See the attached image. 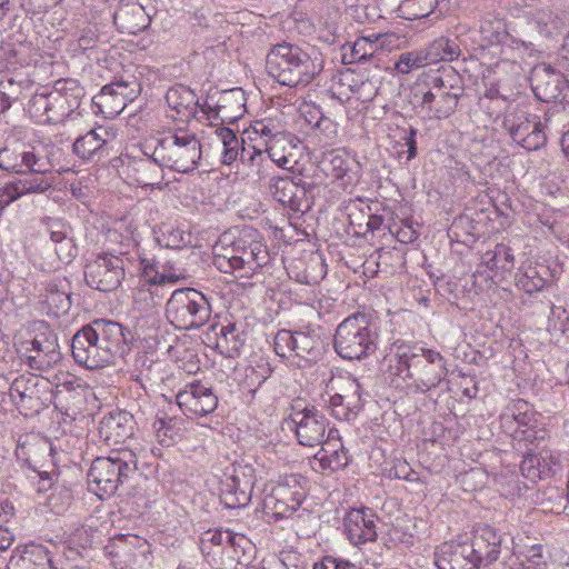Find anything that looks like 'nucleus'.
Instances as JSON below:
<instances>
[{
  "mask_svg": "<svg viewBox=\"0 0 569 569\" xmlns=\"http://www.w3.org/2000/svg\"><path fill=\"white\" fill-rule=\"evenodd\" d=\"M378 333L363 313L346 318L336 330L335 350L343 359L365 358L376 351Z\"/></svg>",
  "mask_w": 569,
  "mask_h": 569,
  "instance_id": "obj_7",
  "label": "nucleus"
},
{
  "mask_svg": "<svg viewBox=\"0 0 569 569\" xmlns=\"http://www.w3.org/2000/svg\"><path fill=\"white\" fill-rule=\"evenodd\" d=\"M100 436L112 450L124 452V448L120 447V445H123L126 440L119 433V429H100Z\"/></svg>",
  "mask_w": 569,
  "mask_h": 569,
  "instance_id": "obj_63",
  "label": "nucleus"
},
{
  "mask_svg": "<svg viewBox=\"0 0 569 569\" xmlns=\"http://www.w3.org/2000/svg\"><path fill=\"white\" fill-rule=\"evenodd\" d=\"M538 501L536 505L541 506L542 512H559L562 508L563 490L558 487H549L547 491L542 492L541 496H538Z\"/></svg>",
  "mask_w": 569,
  "mask_h": 569,
  "instance_id": "obj_51",
  "label": "nucleus"
},
{
  "mask_svg": "<svg viewBox=\"0 0 569 569\" xmlns=\"http://www.w3.org/2000/svg\"><path fill=\"white\" fill-rule=\"evenodd\" d=\"M320 346L319 337L311 331H295V356L310 359L316 356Z\"/></svg>",
  "mask_w": 569,
  "mask_h": 569,
  "instance_id": "obj_42",
  "label": "nucleus"
},
{
  "mask_svg": "<svg viewBox=\"0 0 569 569\" xmlns=\"http://www.w3.org/2000/svg\"><path fill=\"white\" fill-rule=\"evenodd\" d=\"M201 143L197 136L186 129L167 132L157 139L153 157L166 168L188 173L193 171L201 159Z\"/></svg>",
  "mask_w": 569,
  "mask_h": 569,
  "instance_id": "obj_5",
  "label": "nucleus"
},
{
  "mask_svg": "<svg viewBox=\"0 0 569 569\" xmlns=\"http://www.w3.org/2000/svg\"><path fill=\"white\" fill-rule=\"evenodd\" d=\"M566 72H569V68L557 60L536 61V78L539 81L536 86V99L543 102L562 100L567 87Z\"/></svg>",
  "mask_w": 569,
  "mask_h": 569,
  "instance_id": "obj_13",
  "label": "nucleus"
},
{
  "mask_svg": "<svg viewBox=\"0 0 569 569\" xmlns=\"http://www.w3.org/2000/svg\"><path fill=\"white\" fill-rule=\"evenodd\" d=\"M254 470L249 465L232 463L221 480L220 499L226 508L246 507L252 496Z\"/></svg>",
  "mask_w": 569,
  "mask_h": 569,
  "instance_id": "obj_11",
  "label": "nucleus"
},
{
  "mask_svg": "<svg viewBox=\"0 0 569 569\" xmlns=\"http://www.w3.org/2000/svg\"><path fill=\"white\" fill-rule=\"evenodd\" d=\"M248 543L244 536L231 532V541L223 543L218 551L221 556H213L209 562L221 569H233L234 563L240 562L241 555H244V545Z\"/></svg>",
  "mask_w": 569,
  "mask_h": 569,
  "instance_id": "obj_29",
  "label": "nucleus"
},
{
  "mask_svg": "<svg viewBox=\"0 0 569 569\" xmlns=\"http://www.w3.org/2000/svg\"><path fill=\"white\" fill-rule=\"evenodd\" d=\"M273 348L278 356L288 358L295 353V331L279 330L273 339Z\"/></svg>",
  "mask_w": 569,
  "mask_h": 569,
  "instance_id": "obj_53",
  "label": "nucleus"
},
{
  "mask_svg": "<svg viewBox=\"0 0 569 569\" xmlns=\"http://www.w3.org/2000/svg\"><path fill=\"white\" fill-rule=\"evenodd\" d=\"M330 167L335 178H343L349 170V161L342 154L332 153L330 158Z\"/></svg>",
  "mask_w": 569,
  "mask_h": 569,
  "instance_id": "obj_64",
  "label": "nucleus"
},
{
  "mask_svg": "<svg viewBox=\"0 0 569 569\" xmlns=\"http://www.w3.org/2000/svg\"><path fill=\"white\" fill-rule=\"evenodd\" d=\"M538 233L542 234L548 240L556 239L569 246L568 236L561 230L557 218L552 214H548L546 218L541 216L538 217V221H536V236Z\"/></svg>",
  "mask_w": 569,
  "mask_h": 569,
  "instance_id": "obj_43",
  "label": "nucleus"
},
{
  "mask_svg": "<svg viewBox=\"0 0 569 569\" xmlns=\"http://www.w3.org/2000/svg\"><path fill=\"white\" fill-rule=\"evenodd\" d=\"M217 143L221 146V161L231 164L239 157L243 139H239L236 132L227 127H219L214 130Z\"/></svg>",
  "mask_w": 569,
  "mask_h": 569,
  "instance_id": "obj_35",
  "label": "nucleus"
},
{
  "mask_svg": "<svg viewBox=\"0 0 569 569\" xmlns=\"http://www.w3.org/2000/svg\"><path fill=\"white\" fill-rule=\"evenodd\" d=\"M163 168L156 160L153 153L151 157L139 159L133 164L134 179L141 187H154L160 186L163 180Z\"/></svg>",
  "mask_w": 569,
  "mask_h": 569,
  "instance_id": "obj_30",
  "label": "nucleus"
},
{
  "mask_svg": "<svg viewBox=\"0 0 569 569\" xmlns=\"http://www.w3.org/2000/svg\"><path fill=\"white\" fill-rule=\"evenodd\" d=\"M430 59L433 63L438 61H452L461 53L459 44L448 38L436 39L429 47Z\"/></svg>",
  "mask_w": 569,
  "mask_h": 569,
  "instance_id": "obj_41",
  "label": "nucleus"
},
{
  "mask_svg": "<svg viewBox=\"0 0 569 569\" xmlns=\"http://www.w3.org/2000/svg\"><path fill=\"white\" fill-rule=\"evenodd\" d=\"M269 260L267 248L259 241L240 237L230 244L213 247V264L223 273L249 278Z\"/></svg>",
  "mask_w": 569,
  "mask_h": 569,
  "instance_id": "obj_4",
  "label": "nucleus"
},
{
  "mask_svg": "<svg viewBox=\"0 0 569 569\" xmlns=\"http://www.w3.org/2000/svg\"><path fill=\"white\" fill-rule=\"evenodd\" d=\"M71 351L74 360L88 369H98L111 362L113 353L98 340L91 339L86 330H79L72 339Z\"/></svg>",
  "mask_w": 569,
  "mask_h": 569,
  "instance_id": "obj_16",
  "label": "nucleus"
},
{
  "mask_svg": "<svg viewBox=\"0 0 569 569\" xmlns=\"http://www.w3.org/2000/svg\"><path fill=\"white\" fill-rule=\"evenodd\" d=\"M158 242L167 248H180L183 243L182 231L172 226H164L161 228Z\"/></svg>",
  "mask_w": 569,
  "mask_h": 569,
  "instance_id": "obj_56",
  "label": "nucleus"
},
{
  "mask_svg": "<svg viewBox=\"0 0 569 569\" xmlns=\"http://www.w3.org/2000/svg\"><path fill=\"white\" fill-rule=\"evenodd\" d=\"M308 480L301 475H287L271 486L262 498V506L276 519L288 518L296 512L307 497Z\"/></svg>",
  "mask_w": 569,
  "mask_h": 569,
  "instance_id": "obj_9",
  "label": "nucleus"
},
{
  "mask_svg": "<svg viewBox=\"0 0 569 569\" xmlns=\"http://www.w3.org/2000/svg\"><path fill=\"white\" fill-rule=\"evenodd\" d=\"M133 305L139 311H150L158 305L156 288L150 283H140L133 290Z\"/></svg>",
  "mask_w": 569,
  "mask_h": 569,
  "instance_id": "obj_47",
  "label": "nucleus"
},
{
  "mask_svg": "<svg viewBox=\"0 0 569 569\" xmlns=\"http://www.w3.org/2000/svg\"><path fill=\"white\" fill-rule=\"evenodd\" d=\"M315 459L319 462L323 471H337L343 469L348 465V457L345 449L327 455L323 452H317Z\"/></svg>",
  "mask_w": 569,
  "mask_h": 569,
  "instance_id": "obj_52",
  "label": "nucleus"
},
{
  "mask_svg": "<svg viewBox=\"0 0 569 569\" xmlns=\"http://www.w3.org/2000/svg\"><path fill=\"white\" fill-rule=\"evenodd\" d=\"M299 193L303 191L290 178L279 179L273 184L274 199L291 210H300Z\"/></svg>",
  "mask_w": 569,
  "mask_h": 569,
  "instance_id": "obj_39",
  "label": "nucleus"
},
{
  "mask_svg": "<svg viewBox=\"0 0 569 569\" xmlns=\"http://www.w3.org/2000/svg\"><path fill=\"white\" fill-rule=\"evenodd\" d=\"M264 153L266 150L263 143H242L239 158L243 164L248 166L254 173L259 174L266 160Z\"/></svg>",
  "mask_w": 569,
  "mask_h": 569,
  "instance_id": "obj_45",
  "label": "nucleus"
},
{
  "mask_svg": "<svg viewBox=\"0 0 569 569\" xmlns=\"http://www.w3.org/2000/svg\"><path fill=\"white\" fill-rule=\"evenodd\" d=\"M166 101L169 108L176 111L181 119L193 117L197 112L198 100L196 94L183 84L171 87L166 93Z\"/></svg>",
  "mask_w": 569,
  "mask_h": 569,
  "instance_id": "obj_28",
  "label": "nucleus"
},
{
  "mask_svg": "<svg viewBox=\"0 0 569 569\" xmlns=\"http://www.w3.org/2000/svg\"><path fill=\"white\" fill-rule=\"evenodd\" d=\"M343 526L349 541L355 546L375 541L377 538L376 518L371 510H350L343 519Z\"/></svg>",
  "mask_w": 569,
  "mask_h": 569,
  "instance_id": "obj_21",
  "label": "nucleus"
},
{
  "mask_svg": "<svg viewBox=\"0 0 569 569\" xmlns=\"http://www.w3.org/2000/svg\"><path fill=\"white\" fill-rule=\"evenodd\" d=\"M22 89V83L17 82L11 78L0 82V94L4 100H7L9 107L11 106L12 101H16L20 98Z\"/></svg>",
  "mask_w": 569,
  "mask_h": 569,
  "instance_id": "obj_58",
  "label": "nucleus"
},
{
  "mask_svg": "<svg viewBox=\"0 0 569 569\" xmlns=\"http://www.w3.org/2000/svg\"><path fill=\"white\" fill-rule=\"evenodd\" d=\"M345 393L336 392L330 396V415L339 422H351L358 415L360 400V386L356 380H347Z\"/></svg>",
  "mask_w": 569,
  "mask_h": 569,
  "instance_id": "obj_23",
  "label": "nucleus"
},
{
  "mask_svg": "<svg viewBox=\"0 0 569 569\" xmlns=\"http://www.w3.org/2000/svg\"><path fill=\"white\" fill-rule=\"evenodd\" d=\"M154 0H121L114 14V24L122 33L137 34L147 29L154 11Z\"/></svg>",
  "mask_w": 569,
  "mask_h": 569,
  "instance_id": "obj_14",
  "label": "nucleus"
},
{
  "mask_svg": "<svg viewBox=\"0 0 569 569\" xmlns=\"http://www.w3.org/2000/svg\"><path fill=\"white\" fill-rule=\"evenodd\" d=\"M86 92L79 81L60 79L49 91L36 92L28 103V112L38 123H60L69 118L83 117L81 102Z\"/></svg>",
  "mask_w": 569,
  "mask_h": 569,
  "instance_id": "obj_2",
  "label": "nucleus"
},
{
  "mask_svg": "<svg viewBox=\"0 0 569 569\" xmlns=\"http://www.w3.org/2000/svg\"><path fill=\"white\" fill-rule=\"evenodd\" d=\"M549 459L550 463L547 462V457L543 456H541V458L538 460L537 469L540 479L555 477L561 471L560 462L555 460L551 456Z\"/></svg>",
  "mask_w": 569,
  "mask_h": 569,
  "instance_id": "obj_62",
  "label": "nucleus"
},
{
  "mask_svg": "<svg viewBox=\"0 0 569 569\" xmlns=\"http://www.w3.org/2000/svg\"><path fill=\"white\" fill-rule=\"evenodd\" d=\"M244 113V94L241 89L226 91L219 98L217 114L223 121H236Z\"/></svg>",
  "mask_w": 569,
  "mask_h": 569,
  "instance_id": "obj_33",
  "label": "nucleus"
},
{
  "mask_svg": "<svg viewBox=\"0 0 569 569\" xmlns=\"http://www.w3.org/2000/svg\"><path fill=\"white\" fill-rule=\"evenodd\" d=\"M60 150L54 146L31 147L19 153L20 162L12 164L9 169L16 173L49 174L59 171L57 168Z\"/></svg>",
  "mask_w": 569,
  "mask_h": 569,
  "instance_id": "obj_17",
  "label": "nucleus"
},
{
  "mask_svg": "<svg viewBox=\"0 0 569 569\" xmlns=\"http://www.w3.org/2000/svg\"><path fill=\"white\" fill-rule=\"evenodd\" d=\"M124 278L123 261L112 254L98 256L84 268V279L89 287L109 292L116 290Z\"/></svg>",
  "mask_w": 569,
  "mask_h": 569,
  "instance_id": "obj_12",
  "label": "nucleus"
},
{
  "mask_svg": "<svg viewBox=\"0 0 569 569\" xmlns=\"http://www.w3.org/2000/svg\"><path fill=\"white\" fill-rule=\"evenodd\" d=\"M378 37L376 39L367 37L357 39L350 47V60L348 63H353L372 57L378 48L376 43Z\"/></svg>",
  "mask_w": 569,
  "mask_h": 569,
  "instance_id": "obj_50",
  "label": "nucleus"
},
{
  "mask_svg": "<svg viewBox=\"0 0 569 569\" xmlns=\"http://www.w3.org/2000/svg\"><path fill=\"white\" fill-rule=\"evenodd\" d=\"M289 419L296 427L330 423L325 415L316 409L315 406H310L301 399L295 400L291 405Z\"/></svg>",
  "mask_w": 569,
  "mask_h": 569,
  "instance_id": "obj_34",
  "label": "nucleus"
},
{
  "mask_svg": "<svg viewBox=\"0 0 569 569\" xmlns=\"http://www.w3.org/2000/svg\"><path fill=\"white\" fill-rule=\"evenodd\" d=\"M480 34L482 41L488 46L499 44L508 37L506 26L499 19L482 21L480 24Z\"/></svg>",
  "mask_w": 569,
  "mask_h": 569,
  "instance_id": "obj_46",
  "label": "nucleus"
},
{
  "mask_svg": "<svg viewBox=\"0 0 569 569\" xmlns=\"http://www.w3.org/2000/svg\"><path fill=\"white\" fill-rule=\"evenodd\" d=\"M54 251L61 262H71L77 254V247L74 244L73 238L70 236L64 240L56 243Z\"/></svg>",
  "mask_w": 569,
  "mask_h": 569,
  "instance_id": "obj_59",
  "label": "nucleus"
},
{
  "mask_svg": "<svg viewBox=\"0 0 569 569\" xmlns=\"http://www.w3.org/2000/svg\"><path fill=\"white\" fill-rule=\"evenodd\" d=\"M436 2L437 0H405L400 10L409 20L421 19L433 11Z\"/></svg>",
  "mask_w": 569,
  "mask_h": 569,
  "instance_id": "obj_49",
  "label": "nucleus"
},
{
  "mask_svg": "<svg viewBox=\"0 0 569 569\" xmlns=\"http://www.w3.org/2000/svg\"><path fill=\"white\" fill-rule=\"evenodd\" d=\"M83 329L91 339L98 340L112 353L123 341L122 326L111 320L98 319L83 327Z\"/></svg>",
  "mask_w": 569,
  "mask_h": 569,
  "instance_id": "obj_27",
  "label": "nucleus"
},
{
  "mask_svg": "<svg viewBox=\"0 0 569 569\" xmlns=\"http://www.w3.org/2000/svg\"><path fill=\"white\" fill-rule=\"evenodd\" d=\"M266 68L268 74L282 86H307L322 71L323 58L316 49L306 51L283 42L270 50Z\"/></svg>",
  "mask_w": 569,
  "mask_h": 569,
  "instance_id": "obj_1",
  "label": "nucleus"
},
{
  "mask_svg": "<svg viewBox=\"0 0 569 569\" xmlns=\"http://www.w3.org/2000/svg\"><path fill=\"white\" fill-rule=\"evenodd\" d=\"M231 541V531L229 530H208L202 533L200 539V549L202 555L210 561L213 556H220L218 551L222 545Z\"/></svg>",
  "mask_w": 569,
  "mask_h": 569,
  "instance_id": "obj_40",
  "label": "nucleus"
},
{
  "mask_svg": "<svg viewBox=\"0 0 569 569\" xmlns=\"http://www.w3.org/2000/svg\"><path fill=\"white\" fill-rule=\"evenodd\" d=\"M507 254V247L505 244H496L492 250H487L482 257L481 262L490 270H507L508 263H502V256Z\"/></svg>",
  "mask_w": 569,
  "mask_h": 569,
  "instance_id": "obj_54",
  "label": "nucleus"
},
{
  "mask_svg": "<svg viewBox=\"0 0 569 569\" xmlns=\"http://www.w3.org/2000/svg\"><path fill=\"white\" fill-rule=\"evenodd\" d=\"M38 380L36 376H20L13 380L9 396L18 408L37 398Z\"/></svg>",
  "mask_w": 569,
  "mask_h": 569,
  "instance_id": "obj_37",
  "label": "nucleus"
},
{
  "mask_svg": "<svg viewBox=\"0 0 569 569\" xmlns=\"http://www.w3.org/2000/svg\"><path fill=\"white\" fill-rule=\"evenodd\" d=\"M262 143L268 158L278 167L291 169L297 163V144L286 133L274 134L271 140H264Z\"/></svg>",
  "mask_w": 569,
  "mask_h": 569,
  "instance_id": "obj_26",
  "label": "nucleus"
},
{
  "mask_svg": "<svg viewBox=\"0 0 569 569\" xmlns=\"http://www.w3.org/2000/svg\"><path fill=\"white\" fill-rule=\"evenodd\" d=\"M536 312L539 317L546 318V330L550 333H563L567 330L568 316L566 310L556 306L550 299H540L536 305Z\"/></svg>",
  "mask_w": 569,
  "mask_h": 569,
  "instance_id": "obj_32",
  "label": "nucleus"
},
{
  "mask_svg": "<svg viewBox=\"0 0 569 569\" xmlns=\"http://www.w3.org/2000/svg\"><path fill=\"white\" fill-rule=\"evenodd\" d=\"M389 372L405 387L416 391L426 392L437 387L446 375L445 361L439 352L430 349H420L415 352L410 349L397 352L390 359Z\"/></svg>",
  "mask_w": 569,
  "mask_h": 569,
  "instance_id": "obj_3",
  "label": "nucleus"
},
{
  "mask_svg": "<svg viewBox=\"0 0 569 569\" xmlns=\"http://www.w3.org/2000/svg\"><path fill=\"white\" fill-rule=\"evenodd\" d=\"M134 469L122 457H99L88 471L89 488L101 499L111 497Z\"/></svg>",
  "mask_w": 569,
  "mask_h": 569,
  "instance_id": "obj_10",
  "label": "nucleus"
},
{
  "mask_svg": "<svg viewBox=\"0 0 569 569\" xmlns=\"http://www.w3.org/2000/svg\"><path fill=\"white\" fill-rule=\"evenodd\" d=\"M211 305L207 297L193 288L176 289L167 300L164 316L179 330L203 327L211 318Z\"/></svg>",
  "mask_w": 569,
  "mask_h": 569,
  "instance_id": "obj_6",
  "label": "nucleus"
},
{
  "mask_svg": "<svg viewBox=\"0 0 569 569\" xmlns=\"http://www.w3.org/2000/svg\"><path fill=\"white\" fill-rule=\"evenodd\" d=\"M21 197L22 194L20 193L19 187H17L14 181H10L0 188V217L9 204Z\"/></svg>",
  "mask_w": 569,
  "mask_h": 569,
  "instance_id": "obj_57",
  "label": "nucleus"
},
{
  "mask_svg": "<svg viewBox=\"0 0 569 569\" xmlns=\"http://www.w3.org/2000/svg\"><path fill=\"white\" fill-rule=\"evenodd\" d=\"M563 29L562 20L550 10L536 12V32L547 42H558Z\"/></svg>",
  "mask_w": 569,
  "mask_h": 569,
  "instance_id": "obj_36",
  "label": "nucleus"
},
{
  "mask_svg": "<svg viewBox=\"0 0 569 569\" xmlns=\"http://www.w3.org/2000/svg\"><path fill=\"white\" fill-rule=\"evenodd\" d=\"M114 140V132L103 126L90 128L86 134L79 136L73 142V152L81 159L88 160L99 154L103 147Z\"/></svg>",
  "mask_w": 569,
  "mask_h": 569,
  "instance_id": "obj_25",
  "label": "nucleus"
},
{
  "mask_svg": "<svg viewBox=\"0 0 569 569\" xmlns=\"http://www.w3.org/2000/svg\"><path fill=\"white\" fill-rule=\"evenodd\" d=\"M465 88L462 79L453 70L432 79L431 87L421 93L416 92L418 107L430 119H447L456 110Z\"/></svg>",
  "mask_w": 569,
  "mask_h": 569,
  "instance_id": "obj_8",
  "label": "nucleus"
},
{
  "mask_svg": "<svg viewBox=\"0 0 569 569\" xmlns=\"http://www.w3.org/2000/svg\"><path fill=\"white\" fill-rule=\"evenodd\" d=\"M438 569H476L466 542H443L435 551Z\"/></svg>",
  "mask_w": 569,
  "mask_h": 569,
  "instance_id": "obj_24",
  "label": "nucleus"
},
{
  "mask_svg": "<svg viewBox=\"0 0 569 569\" xmlns=\"http://www.w3.org/2000/svg\"><path fill=\"white\" fill-rule=\"evenodd\" d=\"M536 266H538V269H536V293L546 289L548 293L555 295L553 277L558 271V264L553 261L551 264L536 262Z\"/></svg>",
  "mask_w": 569,
  "mask_h": 569,
  "instance_id": "obj_48",
  "label": "nucleus"
},
{
  "mask_svg": "<svg viewBox=\"0 0 569 569\" xmlns=\"http://www.w3.org/2000/svg\"><path fill=\"white\" fill-rule=\"evenodd\" d=\"M298 442L305 447H316L322 443L325 429H290Z\"/></svg>",
  "mask_w": 569,
  "mask_h": 569,
  "instance_id": "obj_55",
  "label": "nucleus"
},
{
  "mask_svg": "<svg viewBox=\"0 0 569 569\" xmlns=\"http://www.w3.org/2000/svg\"><path fill=\"white\" fill-rule=\"evenodd\" d=\"M216 336V348L221 355L227 358H234L240 353L244 345V338L234 323L221 326Z\"/></svg>",
  "mask_w": 569,
  "mask_h": 569,
  "instance_id": "obj_31",
  "label": "nucleus"
},
{
  "mask_svg": "<svg viewBox=\"0 0 569 569\" xmlns=\"http://www.w3.org/2000/svg\"><path fill=\"white\" fill-rule=\"evenodd\" d=\"M177 403L189 413L204 416L218 403L211 389L201 383H191L177 395Z\"/></svg>",
  "mask_w": 569,
  "mask_h": 569,
  "instance_id": "obj_22",
  "label": "nucleus"
},
{
  "mask_svg": "<svg viewBox=\"0 0 569 569\" xmlns=\"http://www.w3.org/2000/svg\"><path fill=\"white\" fill-rule=\"evenodd\" d=\"M41 305L48 315L59 317L71 307V284L66 277H53L43 283Z\"/></svg>",
  "mask_w": 569,
  "mask_h": 569,
  "instance_id": "obj_20",
  "label": "nucleus"
},
{
  "mask_svg": "<svg viewBox=\"0 0 569 569\" xmlns=\"http://www.w3.org/2000/svg\"><path fill=\"white\" fill-rule=\"evenodd\" d=\"M31 348L27 349L32 352L28 356L29 367L33 370L47 371L54 367L61 360V352L57 336L51 331L37 335L30 341Z\"/></svg>",
  "mask_w": 569,
  "mask_h": 569,
  "instance_id": "obj_19",
  "label": "nucleus"
},
{
  "mask_svg": "<svg viewBox=\"0 0 569 569\" xmlns=\"http://www.w3.org/2000/svg\"><path fill=\"white\" fill-rule=\"evenodd\" d=\"M22 196L42 193L52 186V178L48 174L31 173L21 179L13 180Z\"/></svg>",
  "mask_w": 569,
  "mask_h": 569,
  "instance_id": "obj_44",
  "label": "nucleus"
},
{
  "mask_svg": "<svg viewBox=\"0 0 569 569\" xmlns=\"http://www.w3.org/2000/svg\"><path fill=\"white\" fill-rule=\"evenodd\" d=\"M319 446H321V448L318 452H323L325 455L335 453L345 449L338 435V429H329L327 438L325 439L323 437L322 443H319Z\"/></svg>",
  "mask_w": 569,
  "mask_h": 569,
  "instance_id": "obj_61",
  "label": "nucleus"
},
{
  "mask_svg": "<svg viewBox=\"0 0 569 569\" xmlns=\"http://www.w3.org/2000/svg\"><path fill=\"white\" fill-rule=\"evenodd\" d=\"M536 179H539L541 192L547 196H555L559 190L560 174L558 163L542 159L536 170Z\"/></svg>",
  "mask_w": 569,
  "mask_h": 569,
  "instance_id": "obj_38",
  "label": "nucleus"
},
{
  "mask_svg": "<svg viewBox=\"0 0 569 569\" xmlns=\"http://www.w3.org/2000/svg\"><path fill=\"white\" fill-rule=\"evenodd\" d=\"M349 224L357 236H366L367 211L358 208H351L349 213Z\"/></svg>",
  "mask_w": 569,
  "mask_h": 569,
  "instance_id": "obj_60",
  "label": "nucleus"
},
{
  "mask_svg": "<svg viewBox=\"0 0 569 569\" xmlns=\"http://www.w3.org/2000/svg\"><path fill=\"white\" fill-rule=\"evenodd\" d=\"M139 92V84L134 81H114L104 86L101 91L92 98V102L107 118H114L132 101Z\"/></svg>",
  "mask_w": 569,
  "mask_h": 569,
  "instance_id": "obj_15",
  "label": "nucleus"
},
{
  "mask_svg": "<svg viewBox=\"0 0 569 569\" xmlns=\"http://www.w3.org/2000/svg\"><path fill=\"white\" fill-rule=\"evenodd\" d=\"M465 542L469 546V553L476 569L490 565L500 555L501 537L490 526L478 528L473 532L472 539Z\"/></svg>",
  "mask_w": 569,
  "mask_h": 569,
  "instance_id": "obj_18",
  "label": "nucleus"
}]
</instances>
